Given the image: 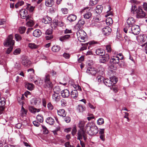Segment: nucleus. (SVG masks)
<instances>
[{
	"label": "nucleus",
	"mask_w": 147,
	"mask_h": 147,
	"mask_svg": "<svg viewBox=\"0 0 147 147\" xmlns=\"http://www.w3.org/2000/svg\"><path fill=\"white\" fill-rule=\"evenodd\" d=\"M85 130L89 135L92 136L96 135L98 132L97 127L92 123L89 122L85 126Z\"/></svg>",
	"instance_id": "1"
},
{
	"label": "nucleus",
	"mask_w": 147,
	"mask_h": 147,
	"mask_svg": "<svg viewBox=\"0 0 147 147\" xmlns=\"http://www.w3.org/2000/svg\"><path fill=\"white\" fill-rule=\"evenodd\" d=\"M131 11L133 13H136V16L137 18H142L144 17L146 13L142 9L141 6L138 7L137 8L135 5L132 6L131 7Z\"/></svg>",
	"instance_id": "2"
},
{
	"label": "nucleus",
	"mask_w": 147,
	"mask_h": 147,
	"mask_svg": "<svg viewBox=\"0 0 147 147\" xmlns=\"http://www.w3.org/2000/svg\"><path fill=\"white\" fill-rule=\"evenodd\" d=\"M13 36L12 34L9 35L4 41L3 45L5 47L8 46H13L14 44V41L13 40Z\"/></svg>",
	"instance_id": "3"
},
{
	"label": "nucleus",
	"mask_w": 147,
	"mask_h": 147,
	"mask_svg": "<svg viewBox=\"0 0 147 147\" xmlns=\"http://www.w3.org/2000/svg\"><path fill=\"white\" fill-rule=\"evenodd\" d=\"M86 132L84 129H80L78 132L77 139L79 140H82L83 138L84 140L86 142L87 139V135Z\"/></svg>",
	"instance_id": "4"
},
{
	"label": "nucleus",
	"mask_w": 147,
	"mask_h": 147,
	"mask_svg": "<svg viewBox=\"0 0 147 147\" xmlns=\"http://www.w3.org/2000/svg\"><path fill=\"white\" fill-rule=\"evenodd\" d=\"M45 85L47 88H51L53 87V84L50 80V76L48 74H46L44 79Z\"/></svg>",
	"instance_id": "5"
},
{
	"label": "nucleus",
	"mask_w": 147,
	"mask_h": 147,
	"mask_svg": "<svg viewBox=\"0 0 147 147\" xmlns=\"http://www.w3.org/2000/svg\"><path fill=\"white\" fill-rule=\"evenodd\" d=\"M77 35L78 40L81 42H84L86 33L83 31L79 30L77 32Z\"/></svg>",
	"instance_id": "6"
},
{
	"label": "nucleus",
	"mask_w": 147,
	"mask_h": 147,
	"mask_svg": "<svg viewBox=\"0 0 147 147\" xmlns=\"http://www.w3.org/2000/svg\"><path fill=\"white\" fill-rule=\"evenodd\" d=\"M109 59V55L108 54H104L100 57L99 61L100 63H105L108 62Z\"/></svg>",
	"instance_id": "7"
},
{
	"label": "nucleus",
	"mask_w": 147,
	"mask_h": 147,
	"mask_svg": "<svg viewBox=\"0 0 147 147\" xmlns=\"http://www.w3.org/2000/svg\"><path fill=\"white\" fill-rule=\"evenodd\" d=\"M140 27L136 25H133L131 27V32L134 35H138L140 32Z\"/></svg>",
	"instance_id": "8"
},
{
	"label": "nucleus",
	"mask_w": 147,
	"mask_h": 147,
	"mask_svg": "<svg viewBox=\"0 0 147 147\" xmlns=\"http://www.w3.org/2000/svg\"><path fill=\"white\" fill-rule=\"evenodd\" d=\"M21 62L25 67H29L31 63V61L26 57L22 58Z\"/></svg>",
	"instance_id": "9"
},
{
	"label": "nucleus",
	"mask_w": 147,
	"mask_h": 147,
	"mask_svg": "<svg viewBox=\"0 0 147 147\" xmlns=\"http://www.w3.org/2000/svg\"><path fill=\"white\" fill-rule=\"evenodd\" d=\"M119 62V58L116 56H114L111 57L110 60V63L112 65L118 64Z\"/></svg>",
	"instance_id": "10"
},
{
	"label": "nucleus",
	"mask_w": 147,
	"mask_h": 147,
	"mask_svg": "<svg viewBox=\"0 0 147 147\" xmlns=\"http://www.w3.org/2000/svg\"><path fill=\"white\" fill-rule=\"evenodd\" d=\"M86 72L92 75H94L97 73V70L95 68L90 67L88 68Z\"/></svg>",
	"instance_id": "11"
},
{
	"label": "nucleus",
	"mask_w": 147,
	"mask_h": 147,
	"mask_svg": "<svg viewBox=\"0 0 147 147\" xmlns=\"http://www.w3.org/2000/svg\"><path fill=\"white\" fill-rule=\"evenodd\" d=\"M111 29L108 26L105 27L102 29L103 33L105 36L109 35L111 33Z\"/></svg>",
	"instance_id": "12"
},
{
	"label": "nucleus",
	"mask_w": 147,
	"mask_h": 147,
	"mask_svg": "<svg viewBox=\"0 0 147 147\" xmlns=\"http://www.w3.org/2000/svg\"><path fill=\"white\" fill-rule=\"evenodd\" d=\"M20 13L21 16V18L22 19H24L26 18L28 14L27 10L25 9H21L20 11Z\"/></svg>",
	"instance_id": "13"
},
{
	"label": "nucleus",
	"mask_w": 147,
	"mask_h": 147,
	"mask_svg": "<svg viewBox=\"0 0 147 147\" xmlns=\"http://www.w3.org/2000/svg\"><path fill=\"white\" fill-rule=\"evenodd\" d=\"M61 96L64 98L68 97L70 94L69 91L65 89L63 90L61 92Z\"/></svg>",
	"instance_id": "14"
},
{
	"label": "nucleus",
	"mask_w": 147,
	"mask_h": 147,
	"mask_svg": "<svg viewBox=\"0 0 147 147\" xmlns=\"http://www.w3.org/2000/svg\"><path fill=\"white\" fill-rule=\"evenodd\" d=\"M135 22V20L132 17L129 18L127 20V24L130 26H132Z\"/></svg>",
	"instance_id": "15"
},
{
	"label": "nucleus",
	"mask_w": 147,
	"mask_h": 147,
	"mask_svg": "<svg viewBox=\"0 0 147 147\" xmlns=\"http://www.w3.org/2000/svg\"><path fill=\"white\" fill-rule=\"evenodd\" d=\"M59 94L56 93H54L52 95V98L53 100L56 102H57L60 100Z\"/></svg>",
	"instance_id": "16"
},
{
	"label": "nucleus",
	"mask_w": 147,
	"mask_h": 147,
	"mask_svg": "<svg viewBox=\"0 0 147 147\" xmlns=\"http://www.w3.org/2000/svg\"><path fill=\"white\" fill-rule=\"evenodd\" d=\"M58 115L60 116L65 117L66 116V113L65 110L63 109H61L57 111Z\"/></svg>",
	"instance_id": "17"
},
{
	"label": "nucleus",
	"mask_w": 147,
	"mask_h": 147,
	"mask_svg": "<svg viewBox=\"0 0 147 147\" xmlns=\"http://www.w3.org/2000/svg\"><path fill=\"white\" fill-rule=\"evenodd\" d=\"M76 18V16L72 14L69 15L67 17V20L71 22L75 21Z\"/></svg>",
	"instance_id": "18"
},
{
	"label": "nucleus",
	"mask_w": 147,
	"mask_h": 147,
	"mask_svg": "<svg viewBox=\"0 0 147 147\" xmlns=\"http://www.w3.org/2000/svg\"><path fill=\"white\" fill-rule=\"evenodd\" d=\"M85 21L83 18L81 19L78 22L76 25V26L79 27V29L81 28L85 24Z\"/></svg>",
	"instance_id": "19"
},
{
	"label": "nucleus",
	"mask_w": 147,
	"mask_h": 147,
	"mask_svg": "<svg viewBox=\"0 0 147 147\" xmlns=\"http://www.w3.org/2000/svg\"><path fill=\"white\" fill-rule=\"evenodd\" d=\"M42 34V32L39 29H36L34 31L33 35V36L36 37H39Z\"/></svg>",
	"instance_id": "20"
},
{
	"label": "nucleus",
	"mask_w": 147,
	"mask_h": 147,
	"mask_svg": "<svg viewBox=\"0 0 147 147\" xmlns=\"http://www.w3.org/2000/svg\"><path fill=\"white\" fill-rule=\"evenodd\" d=\"M54 4V1L53 0H46L45 5L47 7H52Z\"/></svg>",
	"instance_id": "21"
},
{
	"label": "nucleus",
	"mask_w": 147,
	"mask_h": 147,
	"mask_svg": "<svg viewBox=\"0 0 147 147\" xmlns=\"http://www.w3.org/2000/svg\"><path fill=\"white\" fill-rule=\"evenodd\" d=\"M71 97L73 98L76 99L78 96V93L77 90H73L71 93Z\"/></svg>",
	"instance_id": "22"
},
{
	"label": "nucleus",
	"mask_w": 147,
	"mask_h": 147,
	"mask_svg": "<svg viewBox=\"0 0 147 147\" xmlns=\"http://www.w3.org/2000/svg\"><path fill=\"white\" fill-rule=\"evenodd\" d=\"M83 16L85 19L90 20L92 18V14L90 12H87Z\"/></svg>",
	"instance_id": "23"
},
{
	"label": "nucleus",
	"mask_w": 147,
	"mask_h": 147,
	"mask_svg": "<svg viewBox=\"0 0 147 147\" xmlns=\"http://www.w3.org/2000/svg\"><path fill=\"white\" fill-rule=\"evenodd\" d=\"M46 122L47 123L50 125H53L54 123V120L51 117H48L47 118Z\"/></svg>",
	"instance_id": "24"
},
{
	"label": "nucleus",
	"mask_w": 147,
	"mask_h": 147,
	"mask_svg": "<svg viewBox=\"0 0 147 147\" xmlns=\"http://www.w3.org/2000/svg\"><path fill=\"white\" fill-rule=\"evenodd\" d=\"M105 51L104 49H98L96 50V54L100 56L102 55V54H104Z\"/></svg>",
	"instance_id": "25"
},
{
	"label": "nucleus",
	"mask_w": 147,
	"mask_h": 147,
	"mask_svg": "<svg viewBox=\"0 0 147 147\" xmlns=\"http://www.w3.org/2000/svg\"><path fill=\"white\" fill-rule=\"evenodd\" d=\"M132 26H130L128 25L127 26H126L125 28L123 29V31L124 32L126 33L128 32L129 33H131V27Z\"/></svg>",
	"instance_id": "26"
},
{
	"label": "nucleus",
	"mask_w": 147,
	"mask_h": 147,
	"mask_svg": "<svg viewBox=\"0 0 147 147\" xmlns=\"http://www.w3.org/2000/svg\"><path fill=\"white\" fill-rule=\"evenodd\" d=\"M34 86V85L32 83H26L25 85V87L30 90H32L33 89Z\"/></svg>",
	"instance_id": "27"
},
{
	"label": "nucleus",
	"mask_w": 147,
	"mask_h": 147,
	"mask_svg": "<svg viewBox=\"0 0 147 147\" xmlns=\"http://www.w3.org/2000/svg\"><path fill=\"white\" fill-rule=\"evenodd\" d=\"M86 109V108L85 107L82 106L81 105H79L77 107V110L80 113L83 112Z\"/></svg>",
	"instance_id": "28"
},
{
	"label": "nucleus",
	"mask_w": 147,
	"mask_h": 147,
	"mask_svg": "<svg viewBox=\"0 0 147 147\" xmlns=\"http://www.w3.org/2000/svg\"><path fill=\"white\" fill-rule=\"evenodd\" d=\"M103 82L108 87H110L112 86V83L111 80L108 79H104L103 80Z\"/></svg>",
	"instance_id": "29"
},
{
	"label": "nucleus",
	"mask_w": 147,
	"mask_h": 147,
	"mask_svg": "<svg viewBox=\"0 0 147 147\" xmlns=\"http://www.w3.org/2000/svg\"><path fill=\"white\" fill-rule=\"evenodd\" d=\"M96 12L98 14L100 13L102 11V7L101 5H97L96 7Z\"/></svg>",
	"instance_id": "30"
},
{
	"label": "nucleus",
	"mask_w": 147,
	"mask_h": 147,
	"mask_svg": "<svg viewBox=\"0 0 147 147\" xmlns=\"http://www.w3.org/2000/svg\"><path fill=\"white\" fill-rule=\"evenodd\" d=\"M70 38V36L69 34H66L64 36H61L59 38V40L61 41H63Z\"/></svg>",
	"instance_id": "31"
},
{
	"label": "nucleus",
	"mask_w": 147,
	"mask_h": 147,
	"mask_svg": "<svg viewBox=\"0 0 147 147\" xmlns=\"http://www.w3.org/2000/svg\"><path fill=\"white\" fill-rule=\"evenodd\" d=\"M42 21L45 24H49L51 22V19L49 17H47V18H43Z\"/></svg>",
	"instance_id": "32"
},
{
	"label": "nucleus",
	"mask_w": 147,
	"mask_h": 147,
	"mask_svg": "<svg viewBox=\"0 0 147 147\" xmlns=\"http://www.w3.org/2000/svg\"><path fill=\"white\" fill-rule=\"evenodd\" d=\"M60 49V47L58 45H54L52 48V50L54 52H57Z\"/></svg>",
	"instance_id": "33"
},
{
	"label": "nucleus",
	"mask_w": 147,
	"mask_h": 147,
	"mask_svg": "<svg viewBox=\"0 0 147 147\" xmlns=\"http://www.w3.org/2000/svg\"><path fill=\"white\" fill-rule=\"evenodd\" d=\"M28 47L31 49H37L38 47V46L36 45L34 43H30L28 44Z\"/></svg>",
	"instance_id": "34"
},
{
	"label": "nucleus",
	"mask_w": 147,
	"mask_h": 147,
	"mask_svg": "<svg viewBox=\"0 0 147 147\" xmlns=\"http://www.w3.org/2000/svg\"><path fill=\"white\" fill-rule=\"evenodd\" d=\"M140 38L141 41H142L143 42H147V37L146 35H140Z\"/></svg>",
	"instance_id": "35"
},
{
	"label": "nucleus",
	"mask_w": 147,
	"mask_h": 147,
	"mask_svg": "<svg viewBox=\"0 0 147 147\" xmlns=\"http://www.w3.org/2000/svg\"><path fill=\"white\" fill-rule=\"evenodd\" d=\"M54 24L55 26V27L58 26L59 27H62L64 26V23L62 21H57L54 23Z\"/></svg>",
	"instance_id": "36"
},
{
	"label": "nucleus",
	"mask_w": 147,
	"mask_h": 147,
	"mask_svg": "<svg viewBox=\"0 0 147 147\" xmlns=\"http://www.w3.org/2000/svg\"><path fill=\"white\" fill-rule=\"evenodd\" d=\"M106 24L108 26L112 24L113 22V20L111 17H108L106 20Z\"/></svg>",
	"instance_id": "37"
},
{
	"label": "nucleus",
	"mask_w": 147,
	"mask_h": 147,
	"mask_svg": "<svg viewBox=\"0 0 147 147\" xmlns=\"http://www.w3.org/2000/svg\"><path fill=\"white\" fill-rule=\"evenodd\" d=\"M85 123L84 121H80L79 124V127L80 128V129H83L85 130L84 126Z\"/></svg>",
	"instance_id": "38"
},
{
	"label": "nucleus",
	"mask_w": 147,
	"mask_h": 147,
	"mask_svg": "<svg viewBox=\"0 0 147 147\" xmlns=\"http://www.w3.org/2000/svg\"><path fill=\"white\" fill-rule=\"evenodd\" d=\"M24 2L23 1H18L15 5V7L16 8H18L19 6H21L24 5Z\"/></svg>",
	"instance_id": "39"
},
{
	"label": "nucleus",
	"mask_w": 147,
	"mask_h": 147,
	"mask_svg": "<svg viewBox=\"0 0 147 147\" xmlns=\"http://www.w3.org/2000/svg\"><path fill=\"white\" fill-rule=\"evenodd\" d=\"M26 28L25 27H20L18 29L19 32L21 34L24 33L25 31Z\"/></svg>",
	"instance_id": "40"
},
{
	"label": "nucleus",
	"mask_w": 147,
	"mask_h": 147,
	"mask_svg": "<svg viewBox=\"0 0 147 147\" xmlns=\"http://www.w3.org/2000/svg\"><path fill=\"white\" fill-rule=\"evenodd\" d=\"M26 24L28 26L32 27L34 25V24L32 20H30L27 22Z\"/></svg>",
	"instance_id": "41"
},
{
	"label": "nucleus",
	"mask_w": 147,
	"mask_h": 147,
	"mask_svg": "<svg viewBox=\"0 0 147 147\" xmlns=\"http://www.w3.org/2000/svg\"><path fill=\"white\" fill-rule=\"evenodd\" d=\"M110 80L113 84H116L118 81L117 78L115 77H111Z\"/></svg>",
	"instance_id": "42"
},
{
	"label": "nucleus",
	"mask_w": 147,
	"mask_h": 147,
	"mask_svg": "<svg viewBox=\"0 0 147 147\" xmlns=\"http://www.w3.org/2000/svg\"><path fill=\"white\" fill-rule=\"evenodd\" d=\"M111 89L113 90L115 93L118 92V88H117V86L114 85H112V86L111 87Z\"/></svg>",
	"instance_id": "43"
},
{
	"label": "nucleus",
	"mask_w": 147,
	"mask_h": 147,
	"mask_svg": "<svg viewBox=\"0 0 147 147\" xmlns=\"http://www.w3.org/2000/svg\"><path fill=\"white\" fill-rule=\"evenodd\" d=\"M53 30L51 29H47L45 32V34L47 35H52Z\"/></svg>",
	"instance_id": "44"
},
{
	"label": "nucleus",
	"mask_w": 147,
	"mask_h": 147,
	"mask_svg": "<svg viewBox=\"0 0 147 147\" xmlns=\"http://www.w3.org/2000/svg\"><path fill=\"white\" fill-rule=\"evenodd\" d=\"M54 93H56L59 94L60 89L59 87L58 86L55 87L53 89Z\"/></svg>",
	"instance_id": "45"
},
{
	"label": "nucleus",
	"mask_w": 147,
	"mask_h": 147,
	"mask_svg": "<svg viewBox=\"0 0 147 147\" xmlns=\"http://www.w3.org/2000/svg\"><path fill=\"white\" fill-rule=\"evenodd\" d=\"M5 98L2 97L0 99V106L3 107L5 105V102L4 100Z\"/></svg>",
	"instance_id": "46"
},
{
	"label": "nucleus",
	"mask_w": 147,
	"mask_h": 147,
	"mask_svg": "<svg viewBox=\"0 0 147 147\" xmlns=\"http://www.w3.org/2000/svg\"><path fill=\"white\" fill-rule=\"evenodd\" d=\"M15 37L16 41H20L22 39L21 36L18 34H15Z\"/></svg>",
	"instance_id": "47"
},
{
	"label": "nucleus",
	"mask_w": 147,
	"mask_h": 147,
	"mask_svg": "<svg viewBox=\"0 0 147 147\" xmlns=\"http://www.w3.org/2000/svg\"><path fill=\"white\" fill-rule=\"evenodd\" d=\"M29 111L32 113H35L36 112L37 109L34 108V107L30 106L29 107Z\"/></svg>",
	"instance_id": "48"
},
{
	"label": "nucleus",
	"mask_w": 147,
	"mask_h": 147,
	"mask_svg": "<svg viewBox=\"0 0 147 147\" xmlns=\"http://www.w3.org/2000/svg\"><path fill=\"white\" fill-rule=\"evenodd\" d=\"M99 0H90V4L91 5H95L96 4Z\"/></svg>",
	"instance_id": "49"
},
{
	"label": "nucleus",
	"mask_w": 147,
	"mask_h": 147,
	"mask_svg": "<svg viewBox=\"0 0 147 147\" xmlns=\"http://www.w3.org/2000/svg\"><path fill=\"white\" fill-rule=\"evenodd\" d=\"M96 79L98 82H100L104 80V77L101 76H99L97 77Z\"/></svg>",
	"instance_id": "50"
},
{
	"label": "nucleus",
	"mask_w": 147,
	"mask_h": 147,
	"mask_svg": "<svg viewBox=\"0 0 147 147\" xmlns=\"http://www.w3.org/2000/svg\"><path fill=\"white\" fill-rule=\"evenodd\" d=\"M97 124L99 125H101L104 123L103 119L102 118H100L98 119L97 121Z\"/></svg>",
	"instance_id": "51"
},
{
	"label": "nucleus",
	"mask_w": 147,
	"mask_h": 147,
	"mask_svg": "<svg viewBox=\"0 0 147 147\" xmlns=\"http://www.w3.org/2000/svg\"><path fill=\"white\" fill-rule=\"evenodd\" d=\"M37 119L38 121L42 123L43 121V117L40 115H38L37 116Z\"/></svg>",
	"instance_id": "52"
},
{
	"label": "nucleus",
	"mask_w": 147,
	"mask_h": 147,
	"mask_svg": "<svg viewBox=\"0 0 147 147\" xmlns=\"http://www.w3.org/2000/svg\"><path fill=\"white\" fill-rule=\"evenodd\" d=\"M20 49L19 48L15 49L13 52V54L15 55H17L19 54L20 52Z\"/></svg>",
	"instance_id": "53"
},
{
	"label": "nucleus",
	"mask_w": 147,
	"mask_h": 147,
	"mask_svg": "<svg viewBox=\"0 0 147 147\" xmlns=\"http://www.w3.org/2000/svg\"><path fill=\"white\" fill-rule=\"evenodd\" d=\"M47 106L48 108L50 110H52L53 109V106L51 102L48 103Z\"/></svg>",
	"instance_id": "54"
},
{
	"label": "nucleus",
	"mask_w": 147,
	"mask_h": 147,
	"mask_svg": "<svg viewBox=\"0 0 147 147\" xmlns=\"http://www.w3.org/2000/svg\"><path fill=\"white\" fill-rule=\"evenodd\" d=\"M34 7H33L32 6H30V5H29L27 7V8L29 10L30 12H32L34 10Z\"/></svg>",
	"instance_id": "55"
},
{
	"label": "nucleus",
	"mask_w": 147,
	"mask_h": 147,
	"mask_svg": "<svg viewBox=\"0 0 147 147\" xmlns=\"http://www.w3.org/2000/svg\"><path fill=\"white\" fill-rule=\"evenodd\" d=\"M13 49V47L12 46H11L9 47L8 48L6 51V53L7 54H9L10 53L11 51H12V49Z\"/></svg>",
	"instance_id": "56"
},
{
	"label": "nucleus",
	"mask_w": 147,
	"mask_h": 147,
	"mask_svg": "<svg viewBox=\"0 0 147 147\" xmlns=\"http://www.w3.org/2000/svg\"><path fill=\"white\" fill-rule=\"evenodd\" d=\"M61 11L64 14H66L68 13V10L67 8H64L61 9Z\"/></svg>",
	"instance_id": "57"
},
{
	"label": "nucleus",
	"mask_w": 147,
	"mask_h": 147,
	"mask_svg": "<svg viewBox=\"0 0 147 147\" xmlns=\"http://www.w3.org/2000/svg\"><path fill=\"white\" fill-rule=\"evenodd\" d=\"M21 112L22 115H26L27 113V111L26 110L23 106H22Z\"/></svg>",
	"instance_id": "58"
},
{
	"label": "nucleus",
	"mask_w": 147,
	"mask_h": 147,
	"mask_svg": "<svg viewBox=\"0 0 147 147\" xmlns=\"http://www.w3.org/2000/svg\"><path fill=\"white\" fill-rule=\"evenodd\" d=\"M42 128L43 129V132L45 134H47L49 133L48 130L47 128L44 126H42Z\"/></svg>",
	"instance_id": "59"
},
{
	"label": "nucleus",
	"mask_w": 147,
	"mask_h": 147,
	"mask_svg": "<svg viewBox=\"0 0 147 147\" xmlns=\"http://www.w3.org/2000/svg\"><path fill=\"white\" fill-rule=\"evenodd\" d=\"M106 49L108 52H111V48L110 45H107L106 46Z\"/></svg>",
	"instance_id": "60"
},
{
	"label": "nucleus",
	"mask_w": 147,
	"mask_h": 147,
	"mask_svg": "<svg viewBox=\"0 0 147 147\" xmlns=\"http://www.w3.org/2000/svg\"><path fill=\"white\" fill-rule=\"evenodd\" d=\"M61 105L62 106H66L67 104L66 101L64 99H63L61 100Z\"/></svg>",
	"instance_id": "61"
},
{
	"label": "nucleus",
	"mask_w": 147,
	"mask_h": 147,
	"mask_svg": "<svg viewBox=\"0 0 147 147\" xmlns=\"http://www.w3.org/2000/svg\"><path fill=\"white\" fill-rule=\"evenodd\" d=\"M65 119H64V120L67 123H69L70 121H71V119L70 117H69L68 116H65Z\"/></svg>",
	"instance_id": "62"
},
{
	"label": "nucleus",
	"mask_w": 147,
	"mask_h": 147,
	"mask_svg": "<svg viewBox=\"0 0 147 147\" xmlns=\"http://www.w3.org/2000/svg\"><path fill=\"white\" fill-rule=\"evenodd\" d=\"M113 15V14L112 11H107V14L105 15V17H107L109 16H112Z\"/></svg>",
	"instance_id": "63"
},
{
	"label": "nucleus",
	"mask_w": 147,
	"mask_h": 147,
	"mask_svg": "<svg viewBox=\"0 0 147 147\" xmlns=\"http://www.w3.org/2000/svg\"><path fill=\"white\" fill-rule=\"evenodd\" d=\"M77 132V130L76 127H74L72 130L71 134L73 136H74Z\"/></svg>",
	"instance_id": "64"
}]
</instances>
